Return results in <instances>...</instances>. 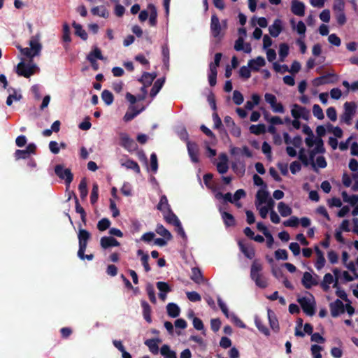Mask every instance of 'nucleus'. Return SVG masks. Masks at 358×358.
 <instances>
[{"label": "nucleus", "mask_w": 358, "mask_h": 358, "mask_svg": "<svg viewBox=\"0 0 358 358\" xmlns=\"http://www.w3.org/2000/svg\"><path fill=\"white\" fill-rule=\"evenodd\" d=\"M262 264L257 259H255L250 267V278L257 287L266 288L268 286V282L262 273Z\"/></svg>", "instance_id": "nucleus-1"}, {"label": "nucleus", "mask_w": 358, "mask_h": 358, "mask_svg": "<svg viewBox=\"0 0 358 358\" xmlns=\"http://www.w3.org/2000/svg\"><path fill=\"white\" fill-rule=\"evenodd\" d=\"M219 159L220 162L216 165L217 170L220 173L224 174L227 173L229 169L227 164L228 157L225 153H222L220 155Z\"/></svg>", "instance_id": "nucleus-16"}, {"label": "nucleus", "mask_w": 358, "mask_h": 358, "mask_svg": "<svg viewBox=\"0 0 358 358\" xmlns=\"http://www.w3.org/2000/svg\"><path fill=\"white\" fill-rule=\"evenodd\" d=\"M120 145L127 150L128 152H131L137 150L138 145L134 140L125 132H120Z\"/></svg>", "instance_id": "nucleus-3"}, {"label": "nucleus", "mask_w": 358, "mask_h": 358, "mask_svg": "<svg viewBox=\"0 0 358 358\" xmlns=\"http://www.w3.org/2000/svg\"><path fill=\"white\" fill-rule=\"evenodd\" d=\"M337 80V76L334 73H327L326 75L317 77L314 80L316 85H322L329 83H334Z\"/></svg>", "instance_id": "nucleus-11"}, {"label": "nucleus", "mask_w": 358, "mask_h": 358, "mask_svg": "<svg viewBox=\"0 0 358 358\" xmlns=\"http://www.w3.org/2000/svg\"><path fill=\"white\" fill-rule=\"evenodd\" d=\"M329 307L333 317H336L345 312V306L340 299H336L334 302L331 303Z\"/></svg>", "instance_id": "nucleus-10"}, {"label": "nucleus", "mask_w": 358, "mask_h": 358, "mask_svg": "<svg viewBox=\"0 0 358 358\" xmlns=\"http://www.w3.org/2000/svg\"><path fill=\"white\" fill-rule=\"evenodd\" d=\"M219 210L226 227H233L236 225V220L233 215L229 213L222 211L221 208H220Z\"/></svg>", "instance_id": "nucleus-25"}, {"label": "nucleus", "mask_w": 358, "mask_h": 358, "mask_svg": "<svg viewBox=\"0 0 358 358\" xmlns=\"http://www.w3.org/2000/svg\"><path fill=\"white\" fill-rule=\"evenodd\" d=\"M252 101H248L245 107L248 110H252L255 106L258 105L260 101V96L257 94H253L251 96Z\"/></svg>", "instance_id": "nucleus-41"}, {"label": "nucleus", "mask_w": 358, "mask_h": 358, "mask_svg": "<svg viewBox=\"0 0 358 358\" xmlns=\"http://www.w3.org/2000/svg\"><path fill=\"white\" fill-rule=\"evenodd\" d=\"M289 54V46L287 43H281L279 47L280 60L283 62Z\"/></svg>", "instance_id": "nucleus-47"}, {"label": "nucleus", "mask_w": 358, "mask_h": 358, "mask_svg": "<svg viewBox=\"0 0 358 358\" xmlns=\"http://www.w3.org/2000/svg\"><path fill=\"white\" fill-rule=\"evenodd\" d=\"M73 27L75 29V34L79 37H80L83 40L86 41L87 39V34L83 29V27L81 24L76 23V22H73L72 23Z\"/></svg>", "instance_id": "nucleus-35"}, {"label": "nucleus", "mask_w": 358, "mask_h": 358, "mask_svg": "<svg viewBox=\"0 0 358 358\" xmlns=\"http://www.w3.org/2000/svg\"><path fill=\"white\" fill-rule=\"evenodd\" d=\"M75 203H76V212L80 215V218L84 224L86 223V213L84 208L80 206L79 201L76 195H74Z\"/></svg>", "instance_id": "nucleus-42"}, {"label": "nucleus", "mask_w": 358, "mask_h": 358, "mask_svg": "<svg viewBox=\"0 0 358 358\" xmlns=\"http://www.w3.org/2000/svg\"><path fill=\"white\" fill-rule=\"evenodd\" d=\"M157 208L162 212H164L165 209H166V210L171 209V206L169 204L168 199L166 195H162L160 197V200L157 206Z\"/></svg>", "instance_id": "nucleus-40"}, {"label": "nucleus", "mask_w": 358, "mask_h": 358, "mask_svg": "<svg viewBox=\"0 0 358 358\" xmlns=\"http://www.w3.org/2000/svg\"><path fill=\"white\" fill-rule=\"evenodd\" d=\"M303 319L298 318L296 320V327L294 331V335L297 337H304L305 334L301 330V328L303 326Z\"/></svg>", "instance_id": "nucleus-57"}, {"label": "nucleus", "mask_w": 358, "mask_h": 358, "mask_svg": "<svg viewBox=\"0 0 358 358\" xmlns=\"http://www.w3.org/2000/svg\"><path fill=\"white\" fill-rule=\"evenodd\" d=\"M91 238L90 233L84 229H80L78 234V243L80 246H87L88 241Z\"/></svg>", "instance_id": "nucleus-20"}, {"label": "nucleus", "mask_w": 358, "mask_h": 358, "mask_svg": "<svg viewBox=\"0 0 358 358\" xmlns=\"http://www.w3.org/2000/svg\"><path fill=\"white\" fill-rule=\"evenodd\" d=\"M241 251L243 255L250 259H252L255 256V250L253 247L250 245H245L242 241L238 243Z\"/></svg>", "instance_id": "nucleus-18"}, {"label": "nucleus", "mask_w": 358, "mask_h": 358, "mask_svg": "<svg viewBox=\"0 0 358 358\" xmlns=\"http://www.w3.org/2000/svg\"><path fill=\"white\" fill-rule=\"evenodd\" d=\"M36 68V66L35 64H26L21 62L17 64L16 71L19 76L29 78L34 74Z\"/></svg>", "instance_id": "nucleus-6"}, {"label": "nucleus", "mask_w": 358, "mask_h": 358, "mask_svg": "<svg viewBox=\"0 0 358 358\" xmlns=\"http://www.w3.org/2000/svg\"><path fill=\"white\" fill-rule=\"evenodd\" d=\"M191 279L196 283H201L203 280V274L198 267L192 268Z\"/></svg>", "instance_id": "nucleus-36"}, {"label": "nucleus", "mask_w": 358, "mask_h": 358, "mask_svg": "<svg viewBox=\"0 0 358 358\" xmlns=\"http://www.w3.org/2000/svg\"><path fill=\"white\" fill-rule=\"evenodd\" d=\"M266 64L264 57L259 56L255 59H250L248 62L249 67L253 71H259V67L264 66Z\"/></svg>", "instance_id": "nucleus-24"}, {"label": "nucleus", "mask_w": 358, "mask_h": 358, "mask_svg": "<svg viewBox=\"0 0 358 358\" xmlns=\"http://www.w3.org/2000/svg\"><path fill=\"white\" fill-rule=\"evenodd\" d=\"M161 342L159 338H151L146 340L144 343L148 348L149 350L153 355H157L159 352V345L158 344Z\"/></svg>", "instance_id": "nucleus-23"}, {"label": "nucleus", "mask_w": 358, "mask_h": 358, "mask_svg": "<svg viewBox=\"0 0 358 358\" xmlns=\"http://www.w3.org/2000/svg\"><path fill=\"white\" fill-rule=\"evenodd\" d=\"M322 350V348L318 345H313L311 346V353L313 358H322V355L320 351Z\"/></svg>", "instance_id": "nucleus-64"}, {"label": "nucleus", "mask_w": 358, "mask_h": 358, "mask_svg": "<svg viewBox=\"0 0 358 358\" xmlns=\"http://www.w3.org/2000/svg\"><path fill=\"white\" fill-rule=\"evenodd\" d=\"M78 190L80 192V196L81 199H85L88 194L87 180L85 178H83L78 185Z\"/></svg>", "instance_id": "nucleus-37"}, {"label": "nucleus", "mask_w": 358, "mask_h": 358, "mask_svg": "<svg viewBox=\"0 0 358 358\" xmlns=\"http://www.w3.org/2000/svg\"><path fill=\"white\" fill-rule=\"evenodd\" d=\"M187 148L192 162L194 163H198L199 162V149L198 145L195 142L187 141Z\"/></svg>", "instance_id": "nucleus-9"}, {"label": "nucleus", "mask_w": 358, "mask_h": 358, "mask_svg": "<svg viewBox=\"0 0 358 358\" xmlns=\"http://www.w3.org/2000/svg\"><path fill=\"white\" fill-rule=\"evenodd\" d=\"M146 292H147V294L148 295L150 301L152 303H156L157 299H156V296H155V289H154V287L152 286V285H151V284H148L147 285V286H146Z\"/></svg>", "instance_id": "nucleus-51"}, {"label": "nucleus", "mask_w": 358, "mask_h": 358, "mask_svg": "<svg viewBox=\"0 0 358 358\" xmlns=\"http://www.w3.org/2000/svg\"><path fill=\"white\" fill-rule=\"evenodd\" d=\"M301 283L306 289H310L312 286L317 285V281L314 279L309 272H305L303 275Z\"/></svg>", "instance_id": "nucleus-21"}, {"label": "nucleus", "mask_w": 358, "mask_h": 358, "mask_svg": "<svg viewBox=\"0 0 358 358\" xmlns=\"http://www.w3.org/2000/svg\"><path fill=\"white\" fill-rule=\"evenodd\" d=\"M210 31L211 34L214 38H219L220 40L222 36L221 34V24L220 22L219 17L216 14H213L211 16L210 21Z\"/></svg>", "instance_id": "nucleus-8"}, {"label": "nucleus", "mask_w": 358, "mask_h": 358, "mask_svg": "<svg viewBox=\"0 0 358 358\" xmlns=\"http://www.w3.org/2000/svg\"><path fill=\"white\" fill-rule=\"evenodd\" d=\"M275 257L277 260H287L288 259V253L285 249H278L275 251Z\"/></svg>", "instance_id": "nucleus-61"}, {"label": "nucleus", "mask_w": 358, "mask_h": 358, "mask_svg": "<svg viewBox=\"0 0 358 358\" xmlns=\"http://www.w3.org/2000/svg\"><path fill=\"white\" fill-rule=\"evenodd\" d=\"M100 245L102 248L107 249L110 247L120 246V243L113 236H103L100 240Z\"/></svg>", "instance_id": "nucleus-17"}, {"label": "nucleus", "mask_w": 358, "mask_h": 358, "mask_svg": "<svg viewBox=\"0 0 358 358\" xmlns=\"http://www.w3.org/2000/svg\"><path fill=\"white\" fill-rule=\"evenodd\" d=\"M255 323L258 330L266 336L270 335V331L262 321L257 317L255 318Z\"/></svg>", "instance_id": "nucleus-39"}, {"label": "nucleus", "mask_w": 358, "mask_h": 358, "mask_svg": "<svg viewBox=\"0 0 358 358\" xmlns=\"http://www.w3.org/2000/svg\"><path fill=\"white\" fill-rule=\"evenodd\" d=\"M244 101L243 94L238 90L234 91L233 93V101L236 105H241Z\"/></svg>", "instance_id": "nucleus-62"}, {"label": "nucleus", "mask_w": 358, "mask_h": 358, "mask_svg": "<svg viewBox=\"0 0 358 358\" xmlns=\"http://www.w3.org/2000/svg\"><path fill=\"white\" fill-rule=\"evenodd\" d=\"M154 80L155 76H151V73L148 72H144L141 78L138 79V81L143 85L141 88V92H143V95L138 96V101H143L145 99L148 93L146 88L152 85Z\"/></svg>", "instance_id": "nucleus-5"}, {"label": "nucleus", "mask_w": 358, "mask_h": 358, "mask_svg": "<svg viewBox=\"0 0 358 358\" xmlns=\"http://www.w3.org/2000/svg\"><path fill=\"white\" fill-rule=\"evenodd\" d=\"M110 222L108 218H102L98 222L97 228L99 231H103L110 227Z\"/></svg>", "instance_id": "nucleus-55"}, {"label": "nucleus", "mask_w": 358, "mask_h": 358, "mask_svg": "<svg viewBox=\"0 0 358 358\" xmlns=\"http://www.w3.org/2000/svg\"><path fill=\"white\" fill-rule=\"evenodd\" d=\"M145 110V107L142 106L140 109H137L136 106H130L128 110L126 112L123 120L125 122H129L132 120L135 117L140 114Z\"/></svg>", "instance_id": "nucleus-13"}, {"label": "nucleus", "mask_w": 358, "mask_h": 358, "mask_svg": "<svg viewBox=\"0 0 358 358\" xmlns=\"http://www.w3.org/2000/svg\"><path fill=\"white\" fill-rule=\"evenodd\" d=\"M345 113L354 115L356 110V104L354 102H345L344 103Z\"/></svg>", "instance_id": "nucleus-63"}, {"label": "nucleus", "mask_w": 358, "mask_h": 358, "mask_svg": "<svg viewBox=\"0 0 358 358\" xmlns=\"http://www.w3.org/2000/svg\"><path fill=\"white\" fill-rule=\"evenodd\" d=\"M157 234L164 237L167 241H171L173 238L171 232L166 229L162 224H157L155 229Z\"/></svg>", "instance_id": "nucleus-32"}, {"label": "nucleus", "mask_w": 358, "mask_h": 358, "mask_svg": "<svg viewBox=\"0 0 358 358\" xmlns=\"http://www.w3.org/2000/svg\"><path fill=\"white\" fill-rule=\"evenodd\" d=\"M291 114L294 119L302 118L307 120L310 116V111L306 107L294 103L292 106Z\"/></svg>", "instance_id": "nucleus-7"}, {"label": "nucleus", "mask_w": 358, "mask_h": 358, "mask_svg": "<svg viewBox=\"0 0 358 358\" xmlns=\"http://www.w3.org/2000/svg\"><path fill=\"white\" fill-rule=\"evenodd\" d=\"M167 313L171 317H177L180 315V308L174 303H169L166 306Z\"/></svg>", "instance_id": "nucleus-33"}, {"label": "nucleus", "mask_w": 358, "mask_h": 358, "mask_svg": "<svg viewBox=\"0 0 358 358\" xmlns=\"http://www.w3.org/2000/svg\"><path fill=\"white\" fill-rule=\"evenodd\" d=\"M278 209L282 217H287L292 213V209L282 201L278 203Z\"/></svg>", "instance_id": "nucleus-34"}, {"label": "nucleus", "mask_w": 358, "mask_h": 358, "mask_svg": "<svg viewBox=\"0 0 358 358\" xmlns=\"http://www.w3.org/2000/svg\"><path fill=\"white\" fill-rule=\"evenodd\" d=\"M333 282V275L329 273H326L323 278V281L321 282V287L322 289L325 292H327L329 289V285Z\"/></svg>", "instance_id": "nucleus-38"}, {"label": "nucleus", "mask_w": 358, "mask_h": 358, "mask_svg": "<svg viewBox=\"0 0 358 358\" xmlns=\"http://www.w3.org/2000/svg\"><path fill=\"white\" fill-rule=\"evenodd\" d=\"M99 198V187L97 184H94L90 195V202L92 205L96 203Z\"/></svg>", "instance_id": "nucleus-52"}, {"label": "nucleus", "mask_w": 358, "mask_h": 358, "mask_svg": "<svg viewBox=\"0 0 358 358\" xmlns=\"http://www.w3.org/2000/svg\"><path fill=\"white\" fill-rule=\"evenodd\" d=\"M250 131L252 134L260 135L266 132V126L264 124H252L250 127Z\"/></svg>", "instance_id": "nucleus-45"}, {"label": "nucleus", "mask_w": 358, "mask_h": 358, "mask_svg": "<svg viewBox=\"0 0 358 358\" xmlns=\"http://www.w3.org/2000/svg\"><path fill=\"white\" fill-rule=\"evenodd\" d=\"M164 82H165L164 78H159L155 82L152 87L151 88L150 92V96L152 98H154L159 93V92L163 87Z\"/></svg>", "instance_id": "nucleus-29"}, {"label": "nucleus", "mask_w": 358, "mask_h": 358, "mask_svg": "<svg viewBox=\"0 0 358 358\" xmlns=\"http://www.w3.org/2000/svg\"><path fill=\"white\" fill-rule=\"evenodd\" d=\"M101 99L107 106H110L113 102L114 96L109 90H104L101 93Z\"/></svg>", "instance_id": "nucleus-43"}, {"label": "nucleus", "mask_w": 358, "mask_h": 358, "mask_svg": "<svg viewBox=\"0 0 358 358\" xmlns=\"http://www.w3.org/2000/svg\"><path fill=\"white\" fill-rule=\"evenodd\" d=\"M216 199H223L225 202H229L231 203H234V197L232 196L231 193L227 192L226 194H222L220 192H218L215 195Z\"/></svg>", "instance_id": "nucleus-48"}, {"label": "nucleus", "mask_w": 358, "mask_h": 358, "mask_svg": "<svg viewBox=\"0 0 358 358\" xmlns=\"http://www.w3.org/2000/svg\"><path fill=\"white\" fill-rule=\"evenodd\" d=\"M94 59H98L100 60H103L104 57L102 55L101 51L99 48H95L92 52H90L88 55L87 56V59H89V58Z\"/></svg>", "instance_id": "nucleus-54"}, {"label": "nucleus", "mask_w": 358, "mask_h": 358, "mask_svg": "<svg viewBox=\"0 0 358 358\" xmlns=\"http://www.w3.org/2000/svg\"><path fill=\"white\" fill-rule=\"evenodd\" d=\"M121 166L125 167L127 169H131L136 173H141L139 165L133 159H128L125 162L121 160Z\"/></svg>", "instance_id": "nucleus-26"}, {"label": "nucleus", "mask_w": 358, "mask_h": 358, "mask_svg": "<svg viewBox=\"0 0 358 358\" xmlns=\"http://www.w3.org/2000/svg\"><path fill=\"white\" fill-rule=\"evenodd\" d=\"M222 57V54L220 52H217L215 55L214 62H210L209 64V69L217 70V68L220 66V61Z\"/></svg>", "instance_id": "nucleus-56"}, {"label": "nucleus", "mask_w": 358, "mask_h": 358, "mask_svg": "<svg viewBox=\"0 0 358 358\" xmlns=\"http://www.w3.org/2000/svg\"><path fill=\"white\" fill-rule=\"evenodd\" d=\"M299 224V219L297 217L292 216L287 220L284 221L283 225L289 227H297Z\"/></svg>", "instance_id": "nucleus-53"}, {"label": "nucleus", "mask_w": 358, "mask_h": 358, "mask_svg": "<svg viewBox=\"0 0 358 358\" xmlns=\"http://www.w3.org/2000/svg\"><path fill=\"white\" fill-rule=\"evenodd\" d=\"M167 214L164 215V220L171 224H173V226L177 224L179 225L180 221L179 220L178 217L176 216V215L173 212V210L171 209L167 210Z\"/></svg>", "instance_id": "nucleus-30"}, {"label": "nucleus", "mask_w": 358, "mask_h": 358, "mask_svg": "<svg viewBox=\"0 0 358 358\" xmlns=\"http://www.w3.org/2000/svg\"><path fill=\"white\" fill-rule=\"evenodd\" d=\"M267 315L270 327L274 332H278L280 330V325L275 313L274 311L268 308L267 310Z\"/></svg>", "instance_id": "nucleus-15"}, {"label": "nucleus", "mask_w": 358, "mask_h": 358, "mask_svg": "<svg viewBox=\"0 0 358 358\" xmlns=\"http://www.w3.org/2000/svg\"><path fill=\"white\" fill-rule=\"evenodd\" d=\"M162 55L163 57V63L168 69L169 66V48L167 44H164L162 46Z\"/></svg>", "instance_id": "nucleus-44"}, {"label": "nucleus", "mask_w": 358, "mask_h": 358, "mask_svg": "<svg viewBox=\"0 0 358 358\" xmlns=\"http://www.w3.org/2000/svg\"><path fill=\"white\" fill-rule=\"evenodd\" d=\"M291 10L292 13L297 16H303L305 14V5L303 2L298 0H292Z\"/></svg>", "instance_id": "nucleus-14"}, {"label": "nucleus", "mask_w": 358, "mask_h": 358, "mask_svg": "<svg viewBox=\"0 0 358 358\" xmlns=\"http://www.w3.org/2000/svg\"><path fill=\"white\" fill-rule=\"evenodd\" d=\"M312 300L306 296L299 298L297 299L298 303L300 304L303 311L309 316H313L315 313V302L314 297L312 294H310Z\"/></svg>", "instance_id": "nucleus-2"}, {"label": "nucleus", "mask_w": 358, "mask_h": 358, "mask_svg": "<svg viewBox=\"0 0 358 358\" xmlns=\"http://www.w3.org/2000/svg\"><path fill=\"white\" fill-rule=\"evenodd\" d=\"M250 68L246 66H243L239 69V76L244 79H248L251 76Z\"/></svg>", "instance_id": "nucleus-58"}, {"label": "nucleus", "mask_w": 358, "mask_h": 358, "mask_svg": "<svg viewBox=\"0 0 358 358\" xmlns=\"http://www.w3.org/2000/svg\"><path fill=\"white\" fill-rule=\"evenodd\" d=\"M156 285L160 292L169 293L171 291V287L167 282L159 281L157 282Z\"/></svg>", "instance_id": "nucleus-60"}, {"label": "nucleus", "mask_w": 358, "mask_h": 358, "mask_svg": "<svg viewBox=\"0 0 358 358\" xmlns=\"http://www.w3.org/2000/svg\"><path fill=\"white\" fill-rule=\"evenodd\" d=\"M327 127L328 131L333 133L336 137L341 138L343 136V130L339 127H333L330 123H328Z\"/></svg>", "instance_id": "nucleus-49"}, {"label": "nucleus", "mask_w": 358, "mask_h": 358, "mask_svg": "<svg viewBox=\"0 0 358 358\" xmlns=\"http://www.w3.org/2000/svg\"><path fill=\"white\" fill-rule=\"evenodd\" d=\"M137 255L141 256V261L145 272H149L151 268L148 264L149 255L145 253L142 250H137Z\"/></svg>", "instance_id": "nucleus-31"}, {"label": "nucleus", "mask_w": 358, "mask_h": 358, "mask_svg": "<svg viewBox=\"0 0 358 358\" xmlns=\"http://www.w3.org/2000/svg\"><path fill=\"white\" fill-rule=\"evenodd\" d=\"M217 70H213V69H209L208 78L209 85L211 87H214L217 83Z\"/></svg>", "instance_id": "nucleus-50"}, {"label": "nucleus", "mask_w": 358, "mask_h": 358, "mask_svg": "<svg viewBox=\"0 0 358 358\" xmlns=\"http://www.w3.org/2000/svg\"><path fill=\"white\" fill-rule=\"evenodd\" d=\"M148 10H150L149 15V24L152 27H155L157 24V11L155 6L154 4H149L148 6Z\"/></svg>", "instance_id": "nucleus-28"}, {"label": "nucleus", "mask_w": 358, "mask_h": 358, "mask_svg": "<svg viewBox=\"0 0 358 358\" xmlns=\"http://www.w3.org/2000/svg\"><path fill=\"white\" fill-rule=\"evenodd\" d=\"M141 307L143 308V315L145 320L148 322H152L151 313L152 309L149 303L145 301H141Z\"/></svg>", "instance_id": "nucleus-27"}, {"label": "nucleus", "mask_w": 358, "mask_h": 358, "mask_svg": "<svg viewBox=\"0 0 358 358\" xmlns=\"http://www.w3.org/2000/svg\"><path fill=\"white\" fill-rule=\"evenodd\" d=\"M55 174L62 180H64L65 184L69 186L73 181V175L69 169H65L62 164H57L55 166Z\"/></svg>", "instance_id": "nucleus-4"}, {"label": "nucleus", "mask_w": 358, "mask_h": 358, "mask_svg": "<svg viewBox=\"0 0 358 358\" xmlns=\"http://www.w3.org/2000/svg\"><path fill=\"white\" fill-rule=\"evenodd\" d=\"M282 30V22L279 19H276L273 24H271L268 28L269 34L274 38L278 37L281 33Z\"/></svg>", "instance_id": "nucleus-22"}, {"label": "nucleus", "mask_w": 358, "mask_h": 358, "mask_svg": "<svg viewBox=\"0 0 358 358\" xmlns=\"http://www.w3.org/2000/svg\"><path fill=\"white\" fill-rule=\"evenodd\" d=\"M39 34L33 36L29 41L30 49L33 52V55H38L41 49L42 45L39 43Z\"/></svg>", "instance_id": "nucleus-19"}, {"label": "nucleus", "mask_w": 358, "mask_h": 358, "mask_svg": "<svg viewBox=\"0 0 358 358\" xmlns=\"http://www.w3.org/2000/svg\"><path fill=\"white\" fill-rule=\"evenodd\" d=\"M313 113L318 120H322L324 117L323 110L318 104H314L313 107Z\"/></svg>", "instance_id": "nucleus-59"}, {"label": "nucleus", "mask_w": 358, "mask_h": 358, "mask_svg": "<svg viewBox=\"0 0 358 358\" xmlns=\"http://www.w3.org/2000/svg\"><path fill=\"white\" fill-rule=\"evenodd\" d=\"M270 198L269 193L266 189H259L256 194L255 206L259 208L260 206L266 203V201Z\"/></svg>", "instance_id": "nucleus-12"}, {"label": "nucleus", "mask_w": 358, "mask_h": 358, "mask_svg": "<svg viewBox=\"0 0 358 358\" xmlns=\"http://www.w3.org/2000/svg\"><path fill=\"white\" fill-rule=\"evenodd\" d=\"M91 12L94 15H99L104 18L108 17V12L104 7L101 8L99 6L94 7L92 8Z\"/></svg>", "instance_id": "nucleus-46"}]
</instances>
